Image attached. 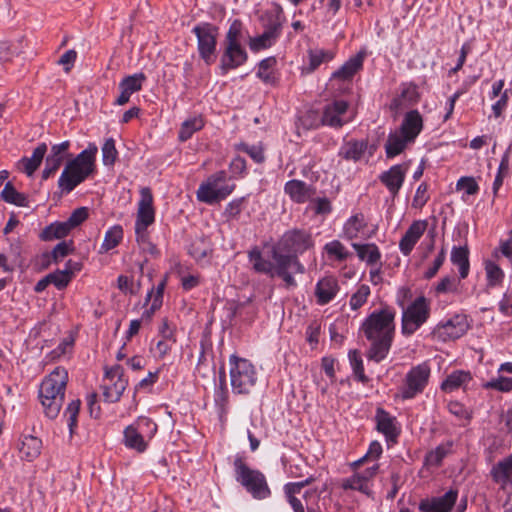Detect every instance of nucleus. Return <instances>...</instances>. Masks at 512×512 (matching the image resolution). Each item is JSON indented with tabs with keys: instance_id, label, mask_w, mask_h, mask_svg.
<instances>
[{
	"instance_id": "nucleus-1",
	"label": "nucleus",
	"mask_w": 512,
	"mask_h": 512,
	"mask_svg": "<svg viewBox=\"0 0 512 512\" xmlns=\"http://www.w3.org/2000/svg\"><path fill=\"white\" fill-rule=\"evenodd\" d=\"M395 317L396 310L389 305H383L362 322L360 332L370 342L367 351L369 360L379 363L387 357L395 335Z\"/></svg>"
},
{
	"instance_id": "nucleus-2",
	"label": "nucleus",
	"mask_w": 512,
	"mask_h": 512,
	"mask_svg": "<svg viewBox=\"0 0 512 512\" xmlns=\"http://www.w3.org/2000/svg\"><path fill=\"white\" fill-rule=\"evenodd\" d=\"M97 152V145L89 143L86 149L66 162L58 179V187L63 193H70L94 173Z\"/></svg>"
},
{
	"instance_id": "nucleus-3",
	"label": "nucleus",
	"mask_w": 512,
	"mask_h": 512,
	"mask_svg": "<svg viewBox=\"0 0 512 512\" xmlns=\"http://www.w3.org/2000/svg\"><path fill=\"white\" fill-rule=\"evenodd\" d=\"M68 383V372L64 367H56L41 382L39 399L45 415L55 419L63 405L65 390Z\"/></svg>"
},
{
	"instance_id": "nucleus-4",
	"label": "nucleus",
	"mask_w": 512,
	"mask_h": 512,
	"mask_svg": "<svg viewBox=\"0 0 512 512\" xmlns=\"http://www.w3.org/2000/svg\"><path fill=\"white\" fill-rule=\"evenodd\" d=\"M233 467L235 479L255 499H265L271 495L265 475L257 469L250 468L246 463L244 453L236 454Z\"/></svg>"
},
{
	"instance_id": "nucleus-5",
	"label": "nucleus",
	"mask_w": 512,
	"mask_h": 512,
	"mask_svg": "<svg viewBox=\"0 0 512 512\" xmlns=\"http://www.w3.org/2000/svg\"><path fill=\"white\" fill-rule=\"evenodd\" d=\"M157 430L158 426L151 418L139 416L132 424L125 427L123 444L130 450L144 453Z\"/></svg>"
},
{
	"instance_id": "nucleus-6",
	"label": "nucleus",
	"mask_w": 512,
	"mask_h": 512,
	"mask_svg": "<svg viewBox=\"0 0 512 512\" xmlns=\"http://www.w3.org/2000/svg\"><path fill=\"white\" fill-rule=\"evenodd\" d=\"M230 382L234 394H249L257 382L255 366L245 358L232 354L229 358Z\"/></svg>"
},
{
	"instance_id": "nucleus-7",
	"label": "nucleus",
	"mask_w": 512,
	"mask_h": 512,
	"mask_svg": "<svg viewBox=\"0 0 512 512\" xmlns=\"http://www.w3.org/2000/svg\"><path fill=\"white\" fill-rule=\"evenodd\" d=\"M235 187V183H228L227 173L224 170L217 171L200 184L197 198L201 202L212 205L226 199Z\"/></svg>"
},
{
	"instance_id": "nucleus-8",
	"label": "nucleus",
	"mask_w": 512,
	"mask_h": 512,
	"mask_svg": "<svg viewBox=\"0 0 512 512\" xmlns=\"http://www.w3.org/2000/svg\"><path fill=\"white\" fill-rule=\"evenodd\" d=\"M197 39L199 58L207 65H212L217 59L219 27L211 22H200L192 29Z\"/></svg>"
},
{
	"instance_id": "nucleus-9",
	"label": "nucleus",
	"mask_w": 512,
	"mask_h": 512,
	"mask_svg": "<svg viewBox=\"0 0 512 512\" xmlns=\"http://www.w3.org/2000/svg\"><path fill=\"white\" fill-rule=\"evenodd\" d=\"M315 246L313 235L310 230L293 228L287 230L279 239L277 245L272 249H278L284 255L300 256L312 250Z\"/></svg>"
},
{
	"instance_id": "nucleus-10",
	"label": "nucleus",
	"mask_w": 512,
	"mask_h": 512,
	"mask_svg": "<svg viewBox=\"0 0 512 512\" xmlns=\"http://www.w3.org/2000/svg\"><path fill=\"white\" fill-rule=\"evenodd\" d=\"M430 373L431 369L427 362L412 367L399 389L400 397L403 400H410L421 394L428 385Z\"/></svg>"
},
{
	"instance_id": "nucleus-11",
	"label": "nucleus",
	"mask_w": 512,
	"mask_h": 512,
	"mask_svg": "<svg viewBox=\"0 0 512 512\" xmlns=\"http://www.w3.org/2000/svg\"><path fill=\"white\" fill-rule=\"evenodd\" d=\"M430 307L424 296L417 297L402 313L401 332L404 336H411L429 318Z\"/></svg>"
},
{
	"instance_id": "nucleus-12",
	"label": "nucleus",
	"mask_w": 512,
	"mask_h": 512,
	"mask_svg": "<svg viewBox=\"0 0 512 512\" xmlns=\"http://www.w3.org/2000/svg\"><path fill=\"white\" fill-rule=\"evenodd\" d=\"M271 258L278 262V277L284 281L285 286L287 288L297 286V282L289 269L293 267L295 273H305V267L300 262L299 256L284 255V253L278 251V249H271Z\"/></svg>"
},
{
	"instance_id": "nucleus-13",
	"label": "nucleus",
	"mask_w": 512,
	"mask_h": 512,
	"mask_svg": "<svg viewBox=\"0 0 512 512\" xmlns=\"http://www.w3.org/2000/svg\"><path fill=\"white\" fill-rule=\"evenodd\" d=\"M248 53L244 44H224L219 59V72L226 75L229 71L236 70L248 61Z\"/></svg>"
},
{
	"instance_id": "nucleus-14",
	"label": "nucleus",
	"mask_w": 512,
	"mask_h": 512,
	"mask_svg": "<svg viewBox=\"0 0 512 512\" xmlns=\"http://www.w3.org/2000/svg\"><path fill=\"white\" fill-rule=\"evenodd\" d=\"M124 369L121 365H114L105 371V379L111 384L102 386L104 400L108 403H116L120 400L127 387V380L123 378Z\"/></svg>"
},
{
	"instance_id": "nucleus-15",
	"label": "nucleus",
	"mask_w": 512,
	"mask_h": 512,
	"mask_svg": "<svg viewBox=\"0 0 512 512\" xmlns=\"http://www.w3.org/2000/svg\"><path fill=\"white\" fill-rule=\"evenodd\" d=\"M348 110V102L344 100H335L331 104L326 105L320 122L306 125L308 129H317L320 126H329L332 128H341L345 121L341 118Z\"/></svg>"
},
{
	"instance_id": "nucleus-16",
	"label": "nucleus",
	"mask_w": 512,
	"mask_h": 512,
	"mask_svg": "<svg viewBox=\"0 0 512 512\" xmlns=\"http://www.w3.org/2000/svg\"><path fill=\"white\" fill-rule=\"evenodd\" d=\"M458 499V490L451 488L442 496L426 497L419 501V512H452Z\"/></svg>"
},
{
	"instance_id": "nucleus-17",
	"label": "nucleus",
	"mask_w": 512,
	"mask_h": 512,
	"mask_svg": "<svg viewBox=\"0 0 512 512\" xmlns=\"http://www.w3.org/2000/svg\"><path fill=\"white\" fill-rule=\"evenodd\" d=\"M468 329L464 317L456 315L445 323H439L433 330V335L441 341L455 340L463 336Z\"/></svg>"
},
{
	"instance_id": "nucleus-18",
	"label": "nucleus",
	"mask_w": 512,
	"mask_h": 512,
	"mask_svg": "<svg viewBox=\"0 0 512 512\" xmlns=\"http://www.w3.org/2000/svg\"><path fill=\"white\" fill-rule=\"evenodd\" d=\"M284 193L296 204H304L312 201L316 194V187L298 179H292L285 183Z\"/></svg>"
},
{
	"instance_id": "nucleus-19",
	"label": "nucleus",
	"mask_w": 512,
	"mask_h": 512,
	"mask_svg": "<svg viewBox=\"0 0 512 512\" xmlns=\"http://www.w3.org/2000/svg\"><path fill=\"white\" fill-rule=\"evenodd\" d=\"M489 475L500 489L512 488V453L495 463L491 467Z\"/></svg>"
},
{
	"instance_id": "nucleus-20",
	"label": "nucleus",
	"mask_w": 512,
	"mask_h": 512,
	"mask_svg": "<svg viewBox=\"0 0 512 512\" xmlns=\"http://www.w3.org/2000/svg\"><path fill=\"white\" fill-rule=\"evenodd\" d=\"M140 201L138 204V212L135 226L148 227L154 223L155 211L153 208V195L148 187H144L140 191Z\"/></svg>"
},
{
	"instance_id": "nucleus-21",
	"label": "nucleus",
	"mask_w": 512,
	"mask_h": 512,
	"mask_svg": "<svg viewBox=\"0 0 512 512\" xmlns=\"http://www.w3.org/2000/svg\"><path fill=\"white\" fill-rule=\"evenodd\" d=\"M407 167L396 164L379 175L380 182L388 189L393 197H396L405 181Z\"/></svg>"
},
{
	"instance_id": "nucleus-22",
	"label": "nucleus",
	"mask_w": 512,
	"mask_h": 512,
	"mask_svg": "<svg viewBox=\"0 0 512 512\" xmlns=\"http://www.w3.org/2000/svg\"><path fill=\"white\" fill-rule=\"evenodd\" d=\"M282 24L278 20L271 21L264 32L256 37L250 38L249 46L254 52L270 48L281 34Z\"/></svg>"
},
{
	"instance_id": "nucleus-23",
	"label": "nucleus",
	"mask_w": 512,
	"mask_h": 512,
	"mask_svg": "<svg viewBox=\"0 0 512 512\" xmlns=\"http://www.w3.org/2000/svg\"><path fill=\"white\" fill-rule=\"evenodd\" d=\"M427 228L426 220L414 221L399 242V249L404 256H409Z\"/></svg>"
},
{
	"instance_id": "nucleus-24",
	"label": "nucleus",
	"mask_w": 512,
	"mask_h": 512,
	"mask_svg": "<svg viewBox=\"0 0 512 512\" xmlns=\"http://www.w3.org/2000/svg\"><path fill=\"white\" fill-rule=\"evenodd\" d=\"M376 429L382 433L387 442L396 443L400 430L396 427V418L389 412L378 407L375 415Z\"/></svg>"
},
{
	"instance_id": "nucleus-25",
	"label": "nucleus",
	"mask_w": 512,
	"mask_h": 512,
	"mask_svg": "<svg viewBox=\"0 0 512 512\" xmlns=\"http://www.w3.org/2000/svg\"><path fill=\"white\" fill-rule=\"evenodd\" d=\"M423 129V118L418 110L408 111L399 127V132L403 134L406 140L412 143L416 140Z\"/></svg>"
},
{
	"instance_id": "nucleus-26",
	"label": "nucleus",
	"mask_w": 512,
	"mask_h": 512,
	"mask_svg": "<svg viewBox=\"0 0 512 512\" xmlns=\"http://www.w3.org/2000/svg\"><path fill=\"white\" fill-rule=\"evenodd\" d=\"M365 57L366 51H359L356 55L350 57L339 69L333 72L332 78L350 81L356 73L362 70Z\"/></svg>"
},
{
	"instance_id": "nucleus-27",
	"label": "nucleus",
	"mask_w": 512,
	"mask_h": 512,
	"mask_svg": "<svg viewBox=\"0 0 512 512\" xmlns=\"http://www.w3.org/2000/svg\"><path fill=\"white\" fill-rule=\"evenodd\" d=\"M248 258L256 272L266 274L271 278L278 277V262L273 259L272 261L265 259L258 247H254L248 252Z\"/></svg>"
},
{
	"instance_id": "nucleus-28",
	"label": "nucleus",
	"mask_w": 512,
	"mask_h": 512,
	"mask_svg": "<svg viewBox=\"0 0 512 512\" xmlns=\"http://www.w3.org/2000/svg\"><path fill=\"white\" fill-rule=\"evenodd\" d=\"M248 258L256 272L266 274L271 278L278 277V262L273 259L272 261L265 259L258 247H254L248 252Z\"/></svg>"
},
{
	"instance_id": "nucleus-29",
	"label": "nucleus",
	"mask_w": 512,
	"mask_h": 512,
	"mask_svg": "<svg viewBox=\"0 0 512 512\" xmlns=\"http://www.w3.org/2000/svg\"><path fill=\"white\" fill-rule=\"evenodd\" d=\"M339 291L336 278L332 276L320 279L315 287V296L319 305H326L331 302Z\"/></svg>"
},
{
	"instance_id": "nucleus-30",
	"label": "nucleus",
	"mask_w": 512,
	"mask_h": 512,
	"mask_svg": "<svg viewBox=\"0 0 512 512\" xmlns=\"http://www.w3.org/2000/svg\"><path fill=\"white\" fill-rule=\"evenodd\" d=\"M47 152L46 143H40L32 152L31 157H22L18 163V169L25 173L27 176H32L40 167L45 154Z\"/></svg>"
},
{
	"instance_id": "nucleus-31",
	"label": "nucleus",
	"mask_w": 512,
	"mask_h": 512,
	"mask_svg": "<svg viewBox=\"0 0 512 512\" xmlns=\"http://www.w3.org/2000/svg\"><path fill=\"white\" fill-rule=\"evenodd\" d=\"M277 59L274 56L261 60L258 64L256 76L265 84L276 86L279 83V75L275 69Z\"/></svg>"
},
{
	"instance_id": "nucleus-32",
	"label": "nucleus",
	"mask_w": 512,
	"mask_h": 512,
	"mask_svg": "<svg viewBox=\"0 0 512 512\" xmlns=\"http://www.w3.org/2000/svg\"><path fill=\"white\" fill-rule=\"evenodd\" d=\"M367 227V221L363 213H356L352 215L343 226V237L346 240L352 241L362 237L364 230Z\"/></svg>"
},
{
	"instance_id": "nucleus-33",
	"label": "nucleus",
	"mask_w": 512,
	"mask_h": 512,
	"mask_svg": "<svg viewBox=\"0 0 512 512\" xmlns=\"http://www.w3.org/2000/svg\"><path fill=\"white\" fill-rule=\"evenodd\" d=\"M419 100V93L417 86L413 83L402 84V90L400 95L393 98L390 103V109L393 111H399L406 104H415Z\"/></svg>"
},
{
	"instance_id": "nucleus-34",
	"label": "nucleus",
	"mask_w": 512,
	"mask_h": 512,
	"mask_svg": "<svg viewBox=\"0 0 512 512\" xmlns=\"http://www.w3.org/2000/svg\"><path fill=\"white\" fill-rule=\"evenodd\" d=\"M368 147L366 140H350L340 148L339 156L347 161H359Z\"/></svg>"
},
{
	"instance_id": "nucleus-35",
	"label": "nucleus",
	"mask_w": 512,
	"mask_h": 512,
	"mask_svg": "<svg viewBox=\"0 0 512 512\" xmlns=\"http://www.w3.org/2000/svg\"><path fill=\"white\" fill-rule=\"evenodd\" d=\"M41 448V439L32 435H25L21 440L19 452L21 454V458L31 462L40 455Z\"/></svg>"
},
{
	"instance_id": "nucleus-36",
	"label": "nucleus",
	"mask_w": 512,
	"mask_h": 512,
	"mask_svg": "<svg viewBox=\"0 0 512 512\" xmlns=\"http://www.w3.org/2000/svg\"><path fill=\"white\" fill-rule=\"evenodd\" d=\"M410 143L412 142L410 140H406L405 136L399 131L389 133L385 143L386 157L388 159H392L400 155Z\"/></svg>"
},
{
	"instance_id": "nucleus-37",
	"label": "nucleus",
	"mask_w": 512,
	"mask_h": 512,
	"mask_svg": "<svg viewBox=\"0 0 512 512\" xmlns=\"http://www.w3.org/2000/svg\"><path fill=\"white\" fill-rule=\"evenodd\" d=\"M451 262L458 266L460 279L467 278L470 271L468 246H454L451 251Z\"/></svg>"
},
{
	"instance_id": "nucleus-38",
	"label": "nucleus",
	"mask_w": 512,
	"mask_h": 512,
	"mask_svg": "<svg viewBox=\"0 0 512 512\" xmlns=\"http://www.w3.org/2000/svg\"><path fill=\"white\" fill-rule=\"evenodd\" d=\"M70 146L71 143L68 140L52 145L50 153L45 159L46 166H51V168H56L58 170L69 155L68 150Z\"/></svg>"
},
{
	"instance_id": "nucleus-39",
	"label": "nucleus",
	"mask_w": 512,
	"mask_h": 512,
	"mask_svg": "<svg viewBox=\"0 0 512 512\" xmlns=\"http://www.w3.org/2000/svg\"><path fill=\"white\" fill-rule=\"evenodd\" d=\"M335 54L331 50L310 49L308 51V66L304 67L306 73L314 72L321 64L327 63L334 58Z\"/></svg>"
},
{
	"instance_id": "nucleus-40",
	"label": "nucleus",
	"mask_w": 512,
	"mask_h": 512,
	"mask_svg": "<svg viewBox=\"0 0 512 512\" xmlns=\"http://www.w3.org/2000/svg\"><path fill=\"white\" fill-rule=\"evenodd\" d=\"M72 229L66 221L53 222L46 226L40 233V239L43 241H51L66 237Z\"/></svg>"
},
{
	"instance_id": "nucleus-41",
	"label": "nucleus",
	"mask_w": 512,
	"mask_h": 512,
	"mask_svg": "<svg viewBox=\"0 0 512 512\" xmlns=\"http://www.w3.org/2000/svg\"><path fill=\"white\" fill-rule=\"evenodd\" d=\"M352 247L357 252V256L359 257V259L362 261H366L368 265L376 264L381 258L380 250L374 243H352Z\"/></svg>"
},
{
	"instance_id": "nucleus-42",
	"label": "nucleus",
	"mask_w": 512,
	"mask_h": 512,
	"mask_svg": "<svg viewBox=\"0 0 512 512\" xmlns=\"http://www.w3.org/2000/svg\"><path fill=\"white\" fill-rule=\"evenodd\" d=\"M472 379L470 372L463 370H456L449 374L441 384V389L444 392H452L462 385L468 383Z\"/></svg>"
},
{
	"instance_id": "nucleus-43",
	"label": "nucleus",
	"mask_w": 512,
	"mask_h": 512,
	"mask_svg": "<svg viewBox=\"0 0 512 512\" xmlns=\"http://www.w3.org/2000/svg\"><path fill=\"white\" fill-rule=\"evenodd\" d=\"M1 200L6 203L16 205L18 207H28V197L21 192H18L11 182H7L0 194Z\"/></svg>"
},
{
	"instance_id": "nucleus-44",
	"label": "nucleus",
	"mask_w": 512,
	"mask_h": 512,
	"mask_svg": "<svg viewBox=\"0 0 512 512\" xmlns=\"http://www.w3.org/2000/svg\"><path fill=\"white\" fill-rule=\"evenodd\" d=\"M453 444L452 440L439 444L435 449L426 454L425 463L430 466L439 467L443 459L452 452Z\"/></svg>"
},
{
	"instance_id": "nucleus-45",
	"label": "nucleus",
	"mask_w": 512,
	"mask_h": 512,
	"mask_svg": "<svg viewBox=\"0 0 512 512\" xmlns=\"http://www.w3.org/2000/svg\"><path fill=\"white\" fill-rule=\"evenodd\" d=\"M123 239V228L121 225L110 227L104 236L100 247V253H106L120 244Z\"/></svg>"
},
{
	"instance_id": "nucleus-46",
	"label": "nucleus",
	"mask_w": 512,
	"mask_h": 512,
	"mask_svg": "<svg viewBox=\"0 0 512 512\" xmlns=\"http://www.w3.org/2000/svg\"><path fill=\"white\" fill-rule=\"evenodd\" d=\"M74 250L75 248L72 240L61 241L53 248L50 253H44L43 258L48 259L47 264H50V262L58 263L62 261L66 256L71 254Z\"/></svg>"
},
{
	"instance_id": "nucleus-47",
	"label": "nucleus",
	"mask_w": 512,
	"mask_h": 512,
	"mask_svg": "<svg viewBox=\"0 0 512 512\" xmlns=\"http://www.w3.org/2000/svg\"><path fill=\"white\" fill-rule=\"evenodd\" d=\"M244 25L240 19H234L225 34L222 43L224 44H243L244 42Z\"/></svg>"
},
{
	"instance_id": "nucleus-48",
	"label": "nucleus",
	"mask_w": 512,
	"mask_h": 512,
	"mask_svg": "<svg viewBox=\"0 0 512 512\" xmlns=\"http://www.w3.org/2000/svg\"><path fill=\"white\" fill-rule=\"evenodd\" d=\"M349 362L357 381L366 384L369 378L365 375L361 354L358 350H351L348 354Z\"/></svg>"
},
{
	"instance_id": "nucleus-49",
	"label": "nucleus",
	"mask_w": 512,
	"mask_h": 512,
	"mask_svg": "<svg viewBox=\"0 0 512 512\" xmlns=\"http://www.w3.org/2000/svg\"><path fill=\"white\" fill-rule=\"evenodd\" d=\"M146 80V76L144 73H136L133 75H129L124 77L119 83V89L125 90L129 92L131 95L135 92H138L142 89V85Z\"/></svg>"
},
{
	"instance_id": "nucleus-50",
	"label": "nucleus",
	"mask_w": 512,
	"mask_h": 512,
	"mask_svg": "<svg viewBox=\"0 0 512 512\" xmlns=\"http://www.w3.org/2000/svg\"><path fill=\"white\" fill-rule=\"evenodd\" d=\"M324 251L327 253L329 258H334L338 262L346 261L351 256V253L339 240H333L326 243Z\"/></svg>"
},
{
	"instance_id": "nucleus-51",
	"label": "nucleus",
	"mask_w": 512,
	"mask_h": 512,
	"mask_svg": "<svg viewBox=\"0 0 512 512\" xmlns=\"http://www.w3.org/2000/svg\"><path fill=\"white\" fill-rule=\"evenodd\" d=\"M204 126V122L202 118H193L186 120L182 123L180 131H179V140L181 142H185L189 140L192 135L201 130Z\"/></svg>"
},
{
	"instance_id": "nucleus-52",
	"label": "nucleus",
	"mask_w": 512,
	"mask_h": 512,
	"mask_svg": "<svg viewBox=\"0 0 512 512\" xmlns=\"http://www.w3.org/2000/svg\"><path fill=\"white\" fill-rule=\"evenodd\" d=\"M341 487L344 490H357L367 495L370 494L369 485L360 473H356L349 478L343 479Z\"/></svg>"
},
{
	"instance_id": "nucleus-53",
	"label": "nucleus",
	"mask_w": 512,
	"mask_h": 512,
	"mask_svg": "<svg viewBox=\"0 0 512 512\" xmlns=\"http://www.w3.org/2000/svg\"><path fill=\"white\" fill-rule=\"evenodd\" d=\"M235 149L247 153L258 164H262L265 161L264 149L261 145H248L241 142L235 145Z\"/></svg>"
},
{
	"instance_id": "nucleus-54",
	"label": "nucleus",
	"mask_w": 512,
	"mask_h": 512,
	"mask_svg": "<svg viewBox=\"0 0 512 512\" xmlns=\"http://www.w3.org/2000/svg\"><path fill=\"white\" fill-rule=\"evenodd\" d=\"M485 270L489 287H495L503 281L504 272L496 263L492 261L486 262Z\"/></svg>"
},
{
	"instance_id": "nucleus-55",
	"label": "nucleus",
	"mask_w": 512,
	"mask_h": 512,
	"mask_svg": "<svg viewBox=\"0 0 512 512\" xmlns=\"http://www.w3.org/2000/svg\"><path fill=\"white\" fill-rule=\"evenodd\" d=\"M370 292V287L368 285L361 284L357 291L350 297L349 304L351 309L356 311L361 308L367 302Z\"/></svg>"
},
{
	"instance_id": "nucleus-56",
	"label": "nucleus",
	"mask_w": 512,
	"mask_h": 512,
	"mask_svg": "<svg viewBox=\"0 0 512 512\" xmlns=\"http://www.w3.org/2000/svg\"><path fill=\"white\" fill-rule=\"evenodd\" d=\"M246 197H240L229 202L225 208L224 216L227 220H238L245 208Z\"/></svg>"
},
{
	"instance_id": "nucleus-57",
	"label": "nucleus",
	"mask_w": 512,
	"mask_h": 512,
	"mask_svg": "<svg viewBox=\"0 0 512 512\" xmlns=\"http://www.w3.org/2000/svg\"><path fill=\"white\" fill-rule=\"evenodd\" d=\"M81 406V401L79 399L72 400L67 408L65 409L64 416L67 418L68 427L70 430V434H73L75 428L77 427V419Z\"/></svg>"
},
{
	"instance_id": "nucleus-58",
	"label": "nucleus",
	"mask_w": 512,
	"mask_h": 512,
	"mask_svg": "<svg viewBox=\"0 0 512 512\" xmlns=\"http://www.w3.org/2000/svg\"><path fill=\"white\" fill-rule=\"evenodd\" d=\"M118 151L113 138H108L102 146V161L105 166H113L116 162Z\"/></svg>"
},
{
	"instance_id": "nucleus-59",
	"label": "nucleus",
	"mask_w": 512,
	"mask_h": 512,
	"mask_svg": "<svg viewBox=\"0 0 512 512\" xmlns=\"http://www.w3.org/2000/svg\"><path fill=\"white\" fill-rule=\"evenodd\" d=\"M482 387L484 389H493L507 393L512 391V377L499 376L496 379H491L483 383Z\"/></svg>"
},
{
	"instance_id": "nucleus-60",
	"label": "nucleus",
	"mask_w": 512,
	"mask_h": 512,
	"mask_svg": "<svg viewBox=\"0 0 512 512\" xmlns=\"http://www.w3.org/2000/svg\"><path fill=\"white\" fill-rule=\"evenodd\" d=\"M167 284V276H165L157 285L156 288H152L146 295L144 306H146L150 300L154 301V307L162 305L164 289Z\"/></svg>"
},
{
	"instance_id": "nucleus-61",
	"label": "nucleus",
	"mask_w": 512,
	"mask_h": 512,
	"mask_svg": "<svg viewBox=\"0 0 512 512\" xmlns=\"http://www.w3.org/2000/svg\"><path fill=\"white\" fill-rule=\"evenodd\" d=\"M214 401L218 407L219 414L222 416L227 412V406L229 403V392L227 385H219V388L215 391Z\"/></svg>"
},
{
	"instance_id": "nucleus-62",
	"label": "nucleus",
	"mask_w": 512,
	"mask_h": 512,
	"mask_svg": "<svg viewBox=\"0 0 512 512\" xmlns=\"http://www.w3.org/2000/svg\"><path fill=\"white\" fill-rule=\"evenodd\" d=\"M383 452L382 445L378 441H372L369 445L367 453L360 458L359 460L355 461L353 465L355 467H359L364 462L368 460H377Z\"/></svg>"
},
{
	"instance_id": "nucleus-63",
	"label": "nucleus",
	"mask_w": 512,
	"mask_h": 512,
	"mask_svg": "<svg viewBox=\"0 0 512 512\" xmlns=\"http://www.w3.org/2000/svg\"><path fill=\"white\" fill-rule=\"evenodd\" d=\"M50 283L53 284L58 290H62L68 286L71 281L67 271L56 270L48 274Z\"/></svg>"
},
{
	"instance_id": "nucleus-64",
	"label": "nucleus",
	"mask_w": 512,
	"mask_h": 512,
	"mask_svg": "<svg viewBox=\"0 0 512 512\" xmlns=\"http://www.w3.org/2000/svg\"><path fill=\"white\" fill-rule=\"evenodd\" d=\"M89 216V209L87 207H79L75 209L70 217L66 220L71 229L81 225Z\"/></svg>"
}]
</instances>
